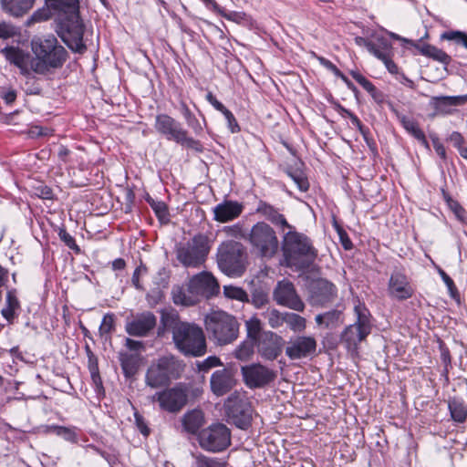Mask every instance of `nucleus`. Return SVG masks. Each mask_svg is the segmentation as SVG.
I'll return each mask as SVG.
<instances>
[{"label":"nucleus","mask_w":467,"mask_h":467,"mask_svg":"<svg viewBox=\"0 0 467 467\" xmlns=\"http://www.w3.org/2000/svg\"><path fill=\"white\" fill-rule=\"evenodd\" d=\"M282 250L286 266L296 270L307 269L317 256L312 241L306 234L296 231L285 234Z\"/></svg>","instance_id":"f257e3e1"},{"label":"nucleus","mask_w":467,"mask_h":467,"mask_svg":"<svg viewBox=\"0 0 467 467\" xmlns=\"http://www.w3.org/2000/svg\"><path fill=\"white\" fill-rule=\"evenodd\" d=\"M31 46L36 58L31 60L30 67L37 74H46L51 68L61 67L66 61L67 51L57 44L54 36L34 38Z\"/></svg>","instance_id":"f03ea898"},{"label":"nucleus","mask_w":467,"mask_h":467,"mask_svg":"<svg viewBox=\"0 0 467 467\" xmlns=\"http://www.w3.org/2000/svg\"><path fill=\"white\" fill-rule=\"evenodd\" d=\"M175 347L185 356L202 357L206 353L207 344L202 328L189 322H177L172 327Z\"/></svg>","instance_id":"7ed1b4c3"},{"label":"nucleus","mask_w":467,"mask_h":467,"mask_svg":"<svg viewBox=\"0 0 467 467\" xmlns=\"http://www.w3.org/2000/svg\"><path fill=\"white\" fill-rule=\"evenodd\" d=\"M205 329L210 338L217 346H225L234 342L239 336L240 324L235 317L217 310L204 317Z\"/></svg>","instance_id":"20e7f679"},{"label":"nucleus","mask_w":467,"mask_h":467,"mask_svg":"<svg viewBox=\"0 0 467 467\" xmlns=\"http://www.w3.org/2000/svg\"><path fill=\"white\" fill-rule=\"evenodd\" d=\"M356 321L348 326L341 334V341L348 349L356 350L358 346L371 333V314L359 299L354 300Z\"/></svg>","instance_id":"39448f33"},{"label":"nucleus","mask_w":467,"mask_h":467,"mask_svg":"<svg viewBox=\"0 0 467 467\" xmlns=\"http://www.w3.org/2000/svg\"><path fill=\"white\" fill-rule=\"evenodd\" d=\"M209 238L199 234L175 246L177 260L187 268H198L204 264L210 252Z\"/></svg>","instance_id":"423d86ee"},{"label":"nucleus","mask_w":467,"mask_h":467,"mask_svg":"<svg viewBox=\"0 0 467 467\" xmlns=\"http://www.w3.org/2000/svg\"><path fill=\"white\" fill-rule=\"evenodd\" d=\"M245 249L238 242L226 241L218 247L219 268L229 276H240L245 270Z\"/></svg>","instance_id":"0eeeda50"},{"label":"nucleus","mask_w":467,"mask_h":467,"mask_svg":"<svg viewBox=\"0 0 467 467\" xmlns=\"http://www.w3.org/2000/svg\"><path fill=\"white\" fill-rule=\"evenodd\" d=\"M254 251L264 258L274 257L279 250V241L273 227L265 222L254 224L248 234Z\"/></svg>","instance_id":"6e6552de"},{"label":"nucleus","mask_w":467,"mask_h":467,"mask_svg":"<svg viewBox=\"0 0 467 467\" xmlns=\"http://www.w3.org/2000/svg\"><path fill=\"white\" fill-rule=\"evenodd\" d=\"M182 369V363L174 357L165 356L160 358L148 368L146 384L153 389L164 386L171 379L179 378Z\"/></svg>","instance_id":"1a4fd4ad"},{"label":"nucleus","mask_w":467,"mask_h":467,"mask_svg":"<svg viewBox=\"0 0 467 467\" xmlns=\"http://www.w3.org/2000/svg\"><path fill=\"white\" fill-rule=\"evenodd\" d=\"M198 442L207 451L221 452L231 444V431L226 425L214 423L198 433Z\"/></svg>","instance_id":"9d476101"},{"label":"nucleus","mask_w":467,"mask_h":467,"mask_svg":"<svg viewBox=\"0 0 467 467\" xmlns=\"http://www.w3.org/2000/svg\"><path fill=\"white\" fill-rule=\"evenodd\" d=\"M152 400H157L161 410L170 413H177L187 404V389L182 384L176 385L155 393Z\"/></svg>","instance_id":"9b49d317"},{"label":"nucleus","mask_w":467,"mask_h":467,"mask_svg":"<svg viewBox=\"0 0 467 467\" xmlns=\"http://www.w3.org/2000/svg\"><path fill=\"white\" fill-rule=\"evenodd\" d=\"M241 373L244 384L250 389L264 388L274 381L276 377L273 369L260 363L243 366Z\"/></svg>","instance_id":"f8f14e48"},{"label":"nucleus","mask_w":467,"mask_h":467,"mask_svg":"<svg viewBox=\"0 0 467 467\" xmlns=\"http://www.w3.org/2000/svg\"><path fill=\"white\" fill-rule=\"evenodd\" d=\"M273 297L279 306L297 312L305 310V303L297 294L294 284L288 280L284 279L276 284L273 292Z\"/></svg>","instance_id":"ddd939ff"},{"label":"nucleus","mask_w":467,"mask_h":467,"mask_svg":"<svg viewBox=\"0 0 467 467\" xmlns=\"http://www.w3.org/2000/svg\"><path fill=\"white\" fill-rule=\"evenodd\" d=\"M308 291L309 303L314 306H323L331 303L337 296L336 285L324 278L312 280L309 283Z\"/></svg>","instance_id":"4468645a"},{"label":"nucleus","mask_w":467,"mask_h":467,"mask_svg":"<svg viewBox=\"0 0 467 467\" xmlns=\"http://www.w3.org/2000/svg\"><path fill=\"white\" fill-rule=\"evenodd\" d=\"M317 340L312 336H296L290 338L285 347V355L291 360L312 358L316 355Z\"/></svg>","instance_id":"2eb2a0df"},{"label":"nucleus","mask_w":467,"mask_h":467,"mask_svg":"<svg viewBox=\"0 0 467 467\" xmlns=\"http://www.w3.org/2000/svg\"><path fill=\"white\" fill-rule=\"evenodd\" d=\"M64 26L65 30L62 33L64 42L73 51L83 52L86 48L83 43L84 26L79 18L78 12L71 14Z\"/></svg>","instance_id":"dca6fc26"},{"label":"nucleus","mask_w":467,"mask_h":467,"mask_svg":"<svg viewBox=\"0 0 467 467\" xmlns=\"http://www.w3.org/2000/svg\"><path fill=\"white\" fill-rule=\"evenodd\" d=\"M189 285L201 301L216 296L220 290L217 280L209 272H202L194 275L189 280Z\"/></svg>","instance_id":"f3484780"},{"label":"nucleus","mask_w":467,"mask_h":467,"mask_svg":"<svg viewBox=\"0 0 467 467\" xmlns=\"http://www.w3.org/2000/svg\"><path fill=\"white\" fill-rule=\"evenodd\" d=\"M257 343L258 353L267 360L275 359L282 352L285 341L272 331L264 332Z\"/></svg>","instance_id":"a211bd4d"},{"label":"nucleus","mask_w":467,"mask_h":467,"mask_svg":"<svg viewBox=\"0 0 467 467\" xmlns=\"http://www.w3.org/2000/svg\"><path fill=\"white\" fill-rule=\"evenodd\" d=\"M236 383L234 372L227 368L215 370L210 378L211 390L217 397H222L230 392Z\"/></svg>","instance_id":"6ab92c4d"},{"label":"nucleus","mask_w":467,"mask_h":467,"mask_svg":"<svg viewBox=\"0 0 467 467\" xmlns=\"http://www.w3.org/2000/svg\"><path fill=\"white\" fill-rule=\"evenodd\" d=\"M389 295L397 300L410 298L414 293L408 276L400 270H395L389 281Z\"/></svg>","instance_id":"aec40b11"},{"label":"nucleus","mask_w":467,"mask_h":467,"mask_svg":"<svg viewBox=\"0 0 467 467\" xmlns=\"http://www.w3.org/2000/svg\"><path fill=\"white\" fill-rule=\"evenodd\" d=\"M228 416L233 423L242 429H247L252 420V409L246 400H239L227 407Z\"/></svg>","instance_id":"412c9836"},{"label":"nucleus","mask_w":467,"mask_h":467,"mask_svg":"<svg viewBox=\"0 0 467 467\" xmlns=\"http://www.w3.org/2000/svg\"><path fill=\"white\" fill-rule=\"evenodd\" d=\"M156 321V317L152 313H142L133 320L127 322L126 332L133 337H144L154 328Z\"/></svg>","instance_id":"4be33fe9"},{"label":"nucleus","mask_w":467,"mask_h":467,"mask_svg":"<svg viewBox=\"0 0 467 467\" xmlns=\"http://www.w3.org/2000/svg\"><path fill=\"white\" fill-rule=\"evenodd\" d=\"M213 219L219 223H227L238 218L243 211V203L237 201L225 200L213 208Z\"/></svg>","instance_id":"5701e85b"},{"label":"nucleus","mask_w":467,"mask_h":467,"mask_svg":"<svg viewBox=\"0 0 467 467\" xmlns=\"http://www.w3.org/2000/svg\"><path fill=\"white\" fill-rule=\"evenodd\" d=\"M156 129L167 139L177 142H183L187 139L186 132L175 123L173 119H157Z\"/></svg>","instance_id":"b1692460"},{"label":"nucleus","mask_w":467,"mask_h":467,"mask_svg":"<svg viewBox=\"0 0 467 467\" xmlns=\"http://www.w3.org/2000/svg\"><path fill=\"white\" fill-rule=\"evenodd\" d=\"M172 302L176 306H192L201 302L195 292L191 288L189 283L184 288L181 285H175L171 289Z\"/></svg>","instance_id":"393cba45"},{"label":"nucleus","mask_w":467,"mask_h":467,"mask_svg":"<svg viewBox=\"0 0 467 467\" xmlns=\"http://www.w3.org/2000/svg\"><path fill=\"white\" fill-rule=\"evenodd\" d=\"M467 96L437 97L434 106L438 114H455L458 106L465 104Z\"/></svg>","instance_id":"a878e982"},{"label":"nucleus","mask_w":467,"mask_h":467,"mask_svg":"<svg viewBox=\"0 0 467 467\" xmlns=\"http://www.w3.org/2000/svg\"><path fill=\"white\" fill-rule=\"evenodd\" d=\"M256 213L275 225L289 229L292 227L278 209L264 201L258 202Z\"/></svg>","instance_id":"bb28decb"},{"label":"nucleus","mask_w":467,"mask_h":467,"mask_svg":"<svg viewBox=\"0 0 467 467\" xmlns=\"http://www.w3.org/2000/svg\"><path fill=\"white\" fill-rule=\"evenodd\" d=\"M1 53L12 64L16 65L22 72H27L29 56L18 47H9L1 50Z\"/></svg>","instance_id":"cd10ccee"},{"label":"nucleus","mask_w":467,"mask_h":467,"mask_svg":"<svg viewBox=\"0 0 467 467\" xmlns=\"http://www.w3.org/2000/svg\"><path fill=\"white\" fill-rule=\"evenodd\" d=\"M35 0H1L3 9L14 16H21L28 12Z\"/></svg>","instance_id":"c85d7f7f"},{"label":"nucleus","mask_w":467,"mask_h":467,"mask_svg":"<svg viewBox=\"0 0 467 467\" xmlns=\"http://www.w3.org/2000/svg\"><path fill=\"white\" fill-rule=\"evenodd\" d=\"M204 423V416L202 410H192L184 414L182 426L189 433H197Z\"/></svg>","instance_id":"c756f323"},{"label":"nucleus","mask_w":467,"mask_h":467,"mask_svg":"<svg viewBox=\"0 0 467 467\" xmlns=\"http://www.w3.org/2000/svg\"><path fill=\"white\" fill-rule=\"evenodd\" d=\"M341 311L333 309L323 314L317 315L315 321L319 327L334 328L341 323Z\"/></svg>","instance_id":"7c9ffc66"},{"label":"nucleus","mask_w":467,"mask_h":467,"mask_svg":"<svg viewBox=\"0 0 467 467\" xmlns=\"http://www.w3.org/2000/svg\"><path fill=\"white\" fill-rule=\"evenodd\" d=\"M416 47L420 50V52L428 57H431L436 61H439L444 65H448L451 62V57L441 49L437 48L434 46L423 44V45H416Z\"/></svg>","instance_id":"2f4dec72"},{"label":"nucleus","mask_w":467,"mask_h":467,"mask_svg":"<svg viewBox=\"0 0 467 467\" xmlns=\"http://www.w3.org/2000/svg\"><path fill=\"white\" fill-rule=\"evenodd\" d=\"M400 122L403 128L418 140L426 148H429V143L426 140L424 132L420 129L415 119H400Z\"/></svg>","instance_id":"473e14b6"},{"label":"nucleus","mask_w":467,"mask_h":467,"mask_svg":"<svg viewBox=\"0 0 467 467\" xmlns=\"http://www.w3.org/2000/svg\"><path fill=\"white\" fill-rule=\"evenodd\" d=\"M46 3L48 6L57 11L70 14L78 12V0H46Z\"/></svg>","instance_id":"72a5a7b5"},{"label":"nucleus","mask_w":467,"mask_h":467,"mask_svg":"<svg viewBox=\"0 0 467 467\" xmlns=\"http://www.w3.org/2000/svg\"><path fill=\"white\" fill-rule=\"evenodd\" d=\"M451 416L457 422H463L467 417V409L462 401L451 399L448 402Z\"/></svg>","instance_id":"f704fd0d"},{"label":"nucleus","mask_w":467,"mask_h":467,"mask_svg":"<svg viewBox=\"0 0 467 467\" xmlns=\"http://www.w3.org/2000/svg\"><path fill=\"white\" fill-rule=\"evenodd\" d=\"M286 312H280L275 308H268L263 313L264 318L267 321L272 328H278L283 326L285 321Z\"/></svg>","instance_id":"c9c22d12"},{"label":"nucleus","mask_w":467,"mask_h":467,"mask_svg":"<svg viewBox=\"0 0 467 467\" xmlns=\"http://www.w3.org/2000/svg\"><path fill=\"white\" fill-rule=\"evenodd\" d=\"M19 301L16 296L15 290H10L6 295V306L2 309L3 317L10 321L14 318L15 311L19 308Z\"/></svg>","instance_id":"e433bc0d"},{"label":"nucleus","mask_w":467,"mask_h":467,"mask_svg":"<svg viewBox=\"0 0 467 467\" xmlns=\"http://www.w3.org/2000/svg\"><path fill=\"white\" fill-rule=\"evenodd\" d=\"M255 344V341L245 339L235 348L234 357L239 360H248L254 354Z\"/></svg>","instance_id":"4c0bfd02"},{"label":"nucleus","mask_w":467,"mask_h":467,"mask_svg":"<svg viewBox=\"0 0 467 467\" xmlns=\"http://www.w3.org/2000/svg\"><path fill=\"white\" fill-rule=\"evenodd\" d=\"M285 323L294 332H303L306 327V319L292 312H286Z\"/></svg>","instance_id":"58836bf2"},{"label":"nucleus","mask_w":467,"mask_h":467,"mask_svg":"<svg viewBox=\"0 0 467 467\" xmlns=\"http://www.w3.org/2000/svg\"><path fill=\"white\" fill-rule=\"evenodd\" d=\"M245 328L247 338L257 342L260 338L261 321L257 317H253L245 321Z\"/></svg>","instance_id":"ea45409f"},{"label":"nucleus","mask_w":467,"mask_h":467,"mask_svg":"<svg viewBox=\"0 0 467 467\" xmlns=\"http://www.w3.org/2000/svg\"><path fill=\"white\" fill-rule=\"evenodd\" d=\"M196 467H225V462L214 457H208L203 454L193 455Z\"/></svg>","instance_id":"a19ab883"},{"label":"nucleus","mask_w":467,"mask_h":467,"mask_svg":"<svg viewBox=\"0 0 467 467\" xmlns=\"http://www.w3.org/2000/svg\"><path fill=\"white\" fill-rule=\"evenodd\" d=\"M223 294L227 298L235 299L241 302H248L249 297L247 293L241 287L234 285H224Z\"/></svg>","instance_id":"79ce46f5"},{"label":"nucleus","mask_w":467,"mask_h":467,"mask_svg":"<svg viewBox=\"0 0 467 467\" xmlns=\"http://www.w3.org/2000/svg\"><path fill=\"white\" fill-rule=\"evenodd\" d=\"M50 429L56 433L57 436L62 437L65 441L76 443L78 442V435L76 432V428H69L64 426H52Z\"/></svg>","instance_id":"37998d69"},{"label":"nucleus","mask_w":467,"mask_h":467,"mask_svg":"<svg viewBox=\"0 0 467 467\" xmlns=\"http://www.w3.org/2000/svg\"><path fill=\"white\" fill-rule=\"evenodd\" d=\"M115 326V316L113 314H106L103 318L102 322L99 326V335L102 337H105V339H108L109 337L110 333L114 330Z\"/></svg>","instance_id":"c03bdc74"},{"label":"nucleus","mask_w":467,"mask_h":467,"mask_svg":"<svg viewBox=\"0 0 467 467\" xmlns=\"http://www.w3.org/2000/svg\"><path fill=\"white\" fill-rule=\"evenodd\" d=\"M147 273L148 267L142 262H140V265L135 269L131 278L132 285L136 289L140 291L144 290L143 285L140 284V276L145 275Z\"/></svg>","instance_id":"a18cd8bd"},{"label":"nucleus","mask_w":467,"mask_h":467,"mask_svg":"<svg viewBox=\"0 0 467 467\" xmlns=\"http://www.w3.org/2000/svg\"><path fill=\"white\" fill-rule=\"evenodd\" d=\"M58 236L60 240L70 249L80 252L78 245L76 244L74 237L67 232L65 228H60L58 231Z\"/></svg>","instance_id":"49530a36"},{"label":"nucleus","mask_w":467,"mask_h":467,"mask_svg":"<svg viewBox=\"0 0 467 467\" xmlns=\"http://www.w3.org/2000/svg\"><path fill=\"white\" fill-rule=\"evenodd\" d=\"M223 366L221 359L216 356H210L198 364L199 370L207 372L209 369Z\"/></svg>","instance_id":"de8ad7c7"},{"label":"nucleus","mask_w":467,"mask_h":467,"mask_svg":"<svg viewBox=\"0 0 467 467\" xmlns=\"http://www.w3.org/2000/svg\"><path fill=\"white\" fill-rule=\"evenodd\" d=\"M317 60L320 62L322 66L332 71L335 76L340 78L348 86H350V82L347 78V77L341 73V71L329 60L325 57H317Z\"/></svg>","instance_id":"09e8293b"},{"label":"nucleus","mask_w":467,"mask_h":467,"mask_svg":"<svg viewBox=\"0 0 467 467\" xmlns=\"http://www.w3.org/2000/svg\"><path fill=\"white\" fill-rule=\"evenodd\" d=\"M288 176L293 180V182L296 184L297 188L301 192H306L308 190L309 184L306 178L301 172H287Z\"/></svg>","instance_id":"8fccbe9b"},{"label":"nucleus","mask_w":467,"mask_h":467,"mask_svg":"<svg viewBox=\"0 0 467 467\" xmlns=\"http://www.w3.org/2000/svg\"><path fill=\"white\" fill-rule=\"evenodd\" d=\"M18 34V30L11 24L2 22L0 23V38H10Z\"/></svg>","instance_id":"3c124183"},{"label":"nucleus","mask_w":467,"mask_h":467,"mask_svg":"<svg viewBox=\"0 0 467 467\" xmlns=\"http://www.w3.org/2000/svg\"><path fill=\"white\" fill-rule=\"evenodd\" d=\"M219 15H221L223 17H224L227 20L234 21L236 23H242L246 20V15L243 12H226L224 9L222 8Z\"/></svg>","instance_id":"603ef678"},{"label":"nucleus","mask_w":467,"mask_h":467,"mask_svg":"<svg viewBox=\"0 0 467 467\" xmlns=\"http://www.w3.org/2000/svg\"><path fill=\"white\" fill-rule=\"evenodd\" d=\"M449 207L451 212L454 213L455 217L462 223H464L466 220V212L465 210L455 201L450 200L448 202Z\"/></svg>","instance_id":"864d4df0"},{"label":"nucleus","mask_w":467,"mask_h":467,"mask_svg":"<svg viewBox=\"0 0 467 467\" xmlns=\"http://www.w3.org/2000/svg\"><path fill=\"white\" fill-rule=\"evenodd\" d=\"M351 76L353 78L359 83L367 91L372 92L375 90V87L373 84L368 80L364 76L357 71H351Z\"/></svg>","instance_id":"5fc2aeb1"},{"label":"nucleus","mask_w":467,"mask_h":467,"mask_svg":"<svg viewBox=\"0 0 467 467\" xmlns=\"http://www.w3.org/2000/svg\"><path fill=\"white\" fill-rule=\"evenodd\" d=\"M52 133V130L47 128H43L40 126H34L31 127L28 130V135L31 138H36V137H42V136H48Z\"/></svg>","instance_id":"6e6d98bb"},{"label":"nucleus","mask_w":467,"mask_h":467,"mask_svg":"<svg viewBox=\"0 0 467 467\" xmlns=\"http://www.w3.org/2000/svg\"><path fill=\"white\" fill-rule=\"evenodd\" d=\"M207 100L219 111L224 114L226 117H233L230 112L224 108V106L216 99V98L212 94L208 93L206 95Z\"/></svg>","instance_id":"4d7b16f0"},{"label":"nucleus","mask_w":467,"mask_h":467,"mask_svg":"<svg viewBox=\"0 0 467 467\" xmlns=\"http://www.w3.org/2000/svg\"><path fill=\"white\" fill-rule=\"evenodd\" d=\"M134 418H135V423H136L138 429L140 430V431L144 436H148L150 433V429L148 428V426L144 420V418L138 411H135Z\"/></svg>","instance_id":"13d9d810"},{"label":"nucleus","mask_w":467,"mask_h":467,"mask_svg":"<svg viewBox=\"0 0 467 467\" xmlns=\"http://www.w3.org/2000/svg\"><path fill=\"white\" fill-rule=\"evenodd\" d=\"M223 232L232 237H244L243 228L240 224H234L231 226H225Z\"/></svg>","instance_id":"bf43d9fd"},{"label":"nucleus","mask_w":467,"mask_h":467,"mask_svg":"<svg viewBox=\"0 0 467 467\" xmlns=\"http://www.w3.org/2000/svg\"><path fill=\"white\" fill-rule=\"evenodd\" d=\"M49 18V15L45 10H37L36 11L31 17L27 21V25H31L32 23L46 21Z\"/></svg>","instance_id":"052dcab7"},{"label":"nucleus","mask_w":467,"mask_h":467,"mask_svg":"<svg viewBox=\"0 0 467 467\" xmlns=\"http://www.w3.org/2000/svg\"><path fill=\"white\" fill-rule=\"evenodd\" d=\"M432 140L433 148L438 156H440L442 160L446 159V150L444 146L440 142L439 139L436 136H431Z\"/></svg>","instance_id":"680f3d73"},{"label":"nucleus","mask_w":467,"mask_h":467,"mask_svg":"<svg viewBox=\"0 0 467 467\" xmlns=\"http://www.w3.org/2000/svg\"><path fill=\"white\" fill-rule=\"evenodd\" d=\"M252 303L256 308H261L267 303V296L265 293H256L253 295Z\"/></svg>","instance_id":"e2e57ef3"},{"label":"nucleus","mask_w":467,"mask_h":467,"mask_svg":"<svg viewBox=\"0 0 467 467\" xmlns=\"http://www.w3.org/2000/svg\"><path fill=\"white\" fill-rule=\"evenodd\" d=\"M151 207H152V209L154 210L156 215L159 218H163V217H165L167 215V208H166V205L164 204V202H153L151 203Z\"/></svg>","instance_id":"0e129e2a"},{"label":"nucleus","mask_w":467,"mask_h":467,"mask_svg":"<svg viewBox=\"0 0 467 467\" xmlns=\"http://www.w3.org/2000/svg\"><path fill=\"white\" fill-rule=\"evenodd\" d=\"M449 140L453 144L454 147H456L457 149H460L461 147L463 146L464 144V140H463V137L462 136L461 133L457 132V131H453L450 137H449Z\"/></svg>","instance_id":"69168bd1"},{"label":"nucleus","mask_w":467,"mask_h":467,"mask_svg":"<svg viewBox=\"0 0 467 467\" xmlns=\"http://www.w3.org/2000/svg\"><path fill=\"white\" fill-rule=\"evenodd\" d=\"M368 51L380 60L385 59L386 57L388 56L385 51L380 50L379 47H376V45L374 43H372V48L368 49Z\"/></svg>","instance_id":"338daca9"},{"label":"nucleus","mask_w":467,"mask_h":467,"mask_svg":"<svg viewBox=\"0 0 467 467\" xmlns=\"http://www.w3.org/2000/svg\"><path fill=\"white\" fill-rule=\"evenodd\" d=\"M383 63L385 64L386 67L388 68V70L391 73V74H396L398 73V67L397 65L391 60L389 59V57L387 56L385 59L382 60Z\"/></svg>","instance_id":"774afa93"}]
</instances>
